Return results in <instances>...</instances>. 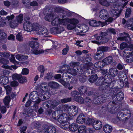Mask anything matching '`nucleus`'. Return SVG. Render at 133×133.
<instances>
[{"label": "nucleus", "instance_id": "1", "mask_svg": "<svg viewBox=\"0 0 133 133\" xmlns=\"http://www.w3.org/2000/svg\"><path fill=\"white\" fill-rule=\"evenodd\" d=\"M88 80L91 83H94L97 85L102 87L103 89L111 88L110 86L112 82V80L106 75L104 77L101 76L98 78L97 75L95 74L91 76Z\"/></svg>", "mask_w": 133, "mask_h": 133}, {"label": "nucleus", "instance_id": "2", "mask_svg": "<svg viewBox=\"0 0 133 133\" xmlns=\"http://www.w3.org/2000/svg\"><path fill=\"white\" fill-rule=\"evenodd\" d=\"M99 0V3L101 5L108 6L110 5L109 3H111V10L110 13L112 17H116V18L120 15L122 10V6L119 5L117 1V0Z\"/></svg>", "mask_w": 133, "mask_h": 133}, {"label": "nucleus", "instance_id": "3", "mask_svg": "<svg viewBox=\"0 0 133 133\" xmlns=\"http://www.w3.org/2000/svg\"><path fill=\"white\" fill-rule=\"evenodd\" d=\"M107 32H101L99 36H98L97 34L91 37L92 39H94L95 40H92L91 42L93 43L98 44L105 43L108 42L109 40L107 37Z\"/></svg>", "mask_w": 133, "mask_h": 133}, {"label": "nucleus", "instance_id": "4", "mask_svg": "<svg viewBox=\"0 0 133 133\" xmlns=\"http://www.w3.org/2000/svg\"><path fill=\"white\" fill-rule=\"evenodd\" d=\"M43 12L46 15L45 17V19L49 22L51 21L57 15V13L54 11L53 8L46 6L44 9Z\"/></svg>", "mask_w": 133, "mask_h": 133}, {"label": "nucleus", "instance_id": "5", "mask_svg": "<svg viewBox=\"0 0 133 133\" xmlns=\"http://www.w3.org/2000/svg\"><path fill=\"white\" fill-rule=\"evenodd\" d=\"M38 94L37 91H34L31 93L30 94V98L32 101L34 102L33 107L35 111L37 112L38 108V105L39 103L41 101V99L38 97Z\"/></svg>", "mask_w": 133, "mask_h": 133}, {"label": "nucleus", "instance_id": "6", "mask_svg": "<svg viewBox=\"0 0 133 133\" xmlns=\"http://www.w3.org/2000/svg\"><path fill=\"white\" fill-rule=\"evenodd\" d=\"M57 10L58 13H61L60 15V16L63 18H60L59 19V23L60 25L66 26L68 23V18L66 17L67 12H64L63 9L60 8H57Z\"/></svg>", "mask_w": 133, "mask_h": 133}, {"label": "nucleus", "instance_id": "7", "mask_svg": "<svg viewBox=\"0 0 133 133\" xmlns=\"http://www.w3.org/2000/svg\"><path fill=\"white\" fill-rule=\"evenodd\" d=\"M72 64L74 65V68H69L68 69L67 73L73 75H76L81 74L82 69L78 66V62H73Z\"/></svg>", "mask_w": 133, "mask_h": 133}, {"label": "nucleus", "instance_id": "8", "mask_svg": "<svg viewBox=\"0 0 133 133\" xmlns=\"http://www.w3.org/2000/svg\"><path fill=\"white\" fill-rule=\"evenodd\" d=\"M37 33L44 37H48L50 36L49 33L47 29L43 26H41L38 24L36 28L35 29Z\"/></svg>", "mask_w": 133, "mask_h": 133}, {"label": "nucleus", "instance_id": "9", "mask_svg": "<svg viewBox=\"0 0 133 133\" xmlns=\"http://www.w3.org/2000/svg\"><path fill=\"white\" fill-rule=\"evenodd\" d=\"M108 94L106 93L105 94L100 95L98 94L96 97L95 98L94 102L95 104H99L101 102H104L108 101L109 99Z\"/></svg>", "mask_w": 133, "mask_h": 133}, {"label": "nucleus", "instance_id": "10", "mask_svg": "<svg viewBox=\"0 0 133 133\" xmlns=\"http://www.w3.org/2000/svg\"><path fill=\"white\" fill-rule=\"evenodd\" d=\"M38 24H32L29 21L24 22L23 25V28L24 30L28 32H30L32 30L35 31Z\"/></svg>", "mask_w": 133, "mask_h": 133}, {"label": "nucleus", "instance_id": "11", "mask_svg": "<svg viewBox=\"0 0 133 133\" xmlns=\"http://www.w3.org/2000/svg\"><path fill=\"white\" fill-rule=\"evenodd\" d=\"M44 130H45L44 132H47V133H56V129L53 126L49 125L48 124H44L42 126Z\"/></svg>", "mask_w": 133, "mask_h": 133}, {"label": "nucleus", "instance_id": "12", "mask_svg": "<svg viewBox=\"0 0 133 133\" xmlns=\"http://www.w3.org/2000/svg\"><path fill=\"white\" fill-rule=\"evenodd\" d=\"M94 64L92 63H90L88 64L87 65V66L85 67H83V69H82V72L81 73H82L83 71L84 73V76L85 77H88L90 76V72H89L88 71L92 68V66H93Z\"/></svg>", "mask_w": 133, "mask_h": 133}, {"label": "nucleus", "instance_id": "13", "mask_svg": "<svg viewBox=\"0 0 133 133\" xmlns=\"http://www.w3.org/2000/svg\"><path fill=\"white\" fill-rule=\"evenodd\" d=\"M88 27L87 25L84 24L82 25H78L75 28L76 31L78 33H85L88 30Z\"/></svg>", "mask_w": 133, "mask_h": 133}, {"label": "nucleus", "instance_id": "14", "mask_svg": "<svg viewBox=\"0 0 133 133\" xmlns=\"http://www.w3.org/2000/svg\"><path fill=\"white\" fill-rule=\"evenodd\" d=\"M105 22H102L99 21L97 22L94 20H91L89 22V24L90 25L95 27L100 25H101L102 26H103V25H105Z\"/></svg>", "mask_w": 133, "mask_h": 133}, {"label": "nucleus", "instance_id": "15", "mask_svg": "<svg viewBox=\"0 0 133 133\" xmlns=\"http://www.w3.org/2000/svg\"><path fill=\"white\" fill-rule=\"evenodd\" d=\"M99 16L101 18L103 19H107L109 16L108 12L105 9H102L100 11Z\"/></svg>", "mask_w": 133, "mask_h": 133}, {"label": "nucleus", "instance_id": "16", "mask_svg": "<svg viewBox=\"0 0 133 133\" xmlns=\"http://www.w3.org/2000/svg\"><path fill=\"white\" fill-rule=\"evenodd\" d=\"M114 104L113 102H109L106 106H103L102 107V110H104L106 111H111L112 110L115 109Z\"/></svg>", "mask_w": 133, "mask_h": 133}, {"label": "nucleus", "instance_id": "17", "mask_svg": "<svg viewBox=\"0 0 133 133\" xmlns=\"http://www.w3.org/2000/svg\"><path fill=\"white\" fill-rule=\"evenodd\" d=\"M97 52L93 55L94 58L95 60H99L101 59L103 57L104 53L101 52L97 50Z\"/></svg>", "mask_w": 133, "mask_h": 133}, {"label": "nucleus", "instance_id": "18", "mask_svg": "<svg viewBox=\"0 0 133 133\" xmlns=\"http://www.w3.org/2000/svg\"><path fill=\"white\" fill-rule=\"evenodd\" d=\"M85 117L83 114H81L78 116L76 122L80 124H82L85 121Z\"/></svg>", "mask_w": 133, "mask_h": 133}, {"label": "nucleus", "instance_id": "19", "mask_svg": "<svg viewBox=\"0 0 133 133\" xmlns=\"http://www.w3.org/2000/svg\"><path fill=\"white\" fill-rule=\"evenodd\" d=\"M124 97L123 92H120L115 95L113 98V100L115 101L122 100Z\"/></svg>", "mask_w": 133, "mask_h": 133}, {"label": "nucleus", "instance_id": "20", "mask_svg": "<svg viewBox=\"0 0 133 133\" xmlns=\"http://www.w3.org/2000/svg\"><path fill=\"white\" fill-rule=\"evenodd\" d=\"M124 34L126 35L125 36L118 37L117 38V40L121 41H125L129 43L131 41V38L130 37L129 34L125 33H124Z\"/></svg>", "mask_w": 133, "mask_h": 133}, {"label": "nucleus", "instance_id": "21", "mask_svg": "<svg viewBox=\"0 0 133 133\" xmlns=\"http://www.w3.org/2000/svg\"><path fill=\"white\" fill-rule=\"evenodd\" d=\"M118 73V71L116 68H111L109 71L108 74L109 75L112 77L116 76Z\"/></svg>", "mask_w": 133, "mask_h": 133}, {"label": "nucleus", "instance_id": "22", "mask_svg": "<svg viewBox=\"0 0 133 133\" xmlns=\"http://www.w3.org/2000/svg\"><path fill=\"white\" fill-rule=\"evenodd\" d=\"M72 108H73L72 110L69 112V114L70 116H75L78 112V107L74 106H72Z\"/></svg>", "mask_w": 133, "mask_h": 133}, {"label": "nucleus", "instance_id": "23", "mask_svg": "<svg viewBox=\"0 0 133 133\" xmlns=\"http://www.w3.org/2000/svg\"><path fill=\"white\" fill-rule=\"evenodd\" d=\"M9 82L7 76H2L0 77V84L3 85H6Z\"/></svg>", "mask_w": 133, "mask_h": 133}, {"label": "nucleus", "instance_id": "24", "mask_svg": "<svg viewBox=\"0 0 133 133\" xmlns=\"http://www.w3.org/2000/svg\"><path fill=\"white\" fill-rule=\"evenodd\" d=\"M10 61L14 63V65H12L11 67L14 69H16L17 68V67L16 66V64H18L19 63L18 62L16 61L14 57V55H11V57L10 58Z\"/></svg>", "mask_w": 133, "mask_h": 133}, {"label": "nucleus", "instance_id": "25", "mask_svg": "<svg viewBox=\"0 0 133 133\" xmlns=\"http://www.w3.org/2000/svg\"><path fill=\"white\" fill-rule=\"evenodd\" d=\"M94 129L96 130H99L101 129L102 126V123L100 121H97L95 122L93 124Z\"/></svg>", "mask_w": 133, "mask_h": 133}, {"label": "nucleus", "instance_id": "26", "mask_svg": "<svg viewBox=\"0 0 133 133\" xmlns=\"http://www.w3.org/2000/svg\"><path fill=\"white\" fill-rule=\"evenodd\" d=\"M70 124V122L64 120L62 121V123L60 124V125L62 128L66 129L68 128H69Z\"/></svg>", "mask_w": 133, "mask_h": 133}, {"label": "nucleus", "instance_id": "27", "mask_svg": "<svg viewBox=\"0 0 133 133\" xmlns=\"http://www.w3.org/2000/svg\"><path fill=\"white\" fill-rule=\"evenodd\" d=\"M124 110H122L120 111L117 115V118L120 121H123L126 120L125 118L124 115Z\"/></svg>", "mask_w": 133, "mask_h": 133}, {"label": "nucleus", "instance_id": "28", "mask_svg": "<svg viewBox=\"0 0 133 133\" xmlns=\"http://www.w3.org/2000/svg\"><path fill=\"white\" fill-rule=\"evenodd\" d=\"M6 38V34L2 31L0 30V41L1 43H5Z\"/></svg>", "mask_w": 133, "mask_h": 133}, {"label": "nucleus", "instance_id": "29", "mask_svg": "<svg viewBox=\"0 0 133 133\" xmlns=\"http://www.w3.org/2000/svg\"><path fill=\"white\" fill-rule=\"evenodd\" d=\"M103 130L106 133H110L112 130V127L109 124H106L103 127Z\"/></svg>", "mask_w": 133, "mask_h": 133}, {"label": "nucleus", "instance_id": "30", "mask_svg": "<svg viewBox=\"0 0 133 133\" xmlns=\"http://www.w3.org/2000/svg\"><path fill=\"white\" fill-rule=\"evenodd\" d=\"M124 117L126 119H128L131 117V111L129 109H125L124 110Z\"/></svg>", "mask_w": 133, "mask_h": 133}, {"label": "nucleus", "instance_id": "31", "mask_svg": "<svg viewBox=\"0 0 133 133\" xmlns=\"http://www.w3.org/2000/svg\"><path fill=\"white\" fill-rule=\"evenodd\" d=\"M105 63V65H108L110 64L113 61V58L111 56H108L105 58L103 60Z\"/></svg>", "mask_w": 133, "mask_h": 133}, {"label": "nucleus", "instance_id": "32", "mask_svg": "<svg viewBox=\"0 0 133 133\" xmlns=\"http://www.w3.org/2000/svg\"><path fill=\"white\" fill-rule=\"evenodd\" d=\"M77 124L75 123H73L70 124L69 127L70 130L74 132L76 131L78 129Z\"/></svg>", "mask_w": 133, "mask_h": 133}, {"label": "nucleus", "instance_id": "33", "mask_svg": "<svg viewBox=\"0 0 133 133\" xmlns=\"http://www.w3.org/2000/svg\"><path fill=\"white\" fill-rule=\"evenodd\" d=\"M126 61L128 63H131L133 62V54L131 52L127 55L126 57Z\"/></svg>", "mask_w": 133, "mask_h": 133}, {"label": "nucleus", "instance_id": "34", "mask_svg": "<svg viewBox=\"0 0 133 133\" xmlns=\"http://www.w3.org/2000/svg\"><path fill=\"white\" fill-rule=\"evenodd\" d=\"M10 101V98L9 96H6L3 99V102L8 108H9V104Z\"/></svg>", "mask_w": 133, "mask_h": 133}, {"label": "nucleus", "instance_id": "35", "mask_svg": "<svg viewBox=\"0 0 133 133\" xmlns=\"http://www.w3.org/2000/svg\"><path fill=\"white\" fill-rule=\"evenodd\" d=\"M60 112H62L61 110H58L54 112L52 114V118L55 120L57 119L58 117L60 114Z\"/></svg>", "mask_w": 133, "mask_h": 133}, {"label": "nucleus", "instance_id": "36", "mask_svg": "<svg viewBox=\"0 0 133 133\" xmlns=\"http://www.w3.org/2000/svg\"><path fill=\"white\" fill-rule=\"evenodd\" d=\"M95 122V120L92 117H87L85 122V124L88 125H90L92 124Z\"/></svg>", "mask_w": 133, "mask_h": 133}, {"label": "nucleus", "instance_id": "37", "mask_svg": "<svg viewBox=\"0 0 133 133\" xmlns=\"http://www.w3.org/2000/svg\"><path fill=\"white\" fill-rule=\"evenodd\" d=\"M78 133H86L87 131V128L84 125L80 126L78 129Z\"/></svg>", "mask_w": 133, "mask_h": 133}, {"label": "nucleus", "instance_id": "38", "mask_svg": "<svg viewBox=\"0 0 133 133\" xmlns=\"http://www.w3.org/2000/svg\"><path fill=\"white\" fill-rule=\"evenodd\" d=\"M51 30H55L54 32L56 31L58 34H59L64 30V28L62 26H59L57 27L52 28Z\"/></svg>", "mask_w": 133, "mask_h": 133}, {"label": "nucleus", "instance_id": "39", "mask_svg": "<svg viewBox=\"0 0 133 133\" xmlns=\"http://www.w3.org/2000/svg\"><path fill=\"white\" fill-rule=\"evenodd\" d=\"M16 58L19 61L25 60L27 58V56L23 55L21 54H18L16 55Z\"/></svg>", "mask_w": 133, "mask_h": 133}, {"label": "nucleus", "instance_id": "40", "mask_svg": "<svg viewBox=\"0 0 133 133\" xmlns=\"http://www.w3.org/2000/svg\"><path fill=\"white\" fill-rule=\"evenodd\" d=\"M109 50V48L106 46H101L98 47L97 50H99L101 52L104 53V52H107Z\"/></svg>", "mask_w": 133, "mask_h": 133}, {"label": "nucleus", "instance_id": "41", "mask_svg": "<svg viewBox=\"0 0 133 133\" xmlns=\"http://www.w3.org/2000/svg\"><path fill=\"white\" fill-rule=\"evenodd\" d=\"M105 65V63L103 61H99L96 62L94 64V66L96 68H102Z\"/></svg>", "mask_w": 133, "mask_h": 133}, {"label": "nucleus", "instance_id": "42", "mask_svg": "<svg viewBox=\"0 0 133 133\" xmlns=\"http://www.w3.org/2000/svg\"><path fill=\"white\" fill-rule=\"evenodd\" d=\"M59 19L60 18L59 17H56L53 20L52 19L51 21V24L53 25H56L57 26H60L59 23Z\"/></svg>", "mask_w": 133, "mask_h": 133}, {"label": "nucleus", "instance_id": "43", "mask_svg": "<svg viewBox=\"0 0 133 133\" xmlns=\"http://www.w3.org/2000/svg\"><path fill=\"white\" fill-rule=\"evenodd\" d=\"M49 85L51 88L54 89H57L59 86L58 83L54 82H50L49 84Z\"/></svg>", "mask_w": 133, "mask_h": 133}, {"label": "nucleus", "instance_id": "44", "mask_svg": "<svg viewBox=\"0 0 133 133\" xmlns=\"http://www.w3.org/2000/svg\"><path fill=\"white\" fill-rule=\"evenodd\" d=\"M68 23H71L75 26L78 23V20L75 18H72L69 19L68 18Z\"/></svg>", "mask_w": 133, "mask_h": 133}, {"label": "nucleus", "instance_id": "45", "mask_svg": "<svg viewBox=\"0 0 133 133\" xmlns=\"http://www.w3.org/2000/svg\"><path fill=\"white\" fill-rule=\"evenodd\" d=\"M72 106H69L68 105H65L62 107L63 110L64 111H68V112L71 111L72 109Z\"/></svg>", "mask_w": 133, "mask_h": 133}, {"label": "nucleus", "instance_id": "46", "mask_svg": "<svg viewBox=\"0 0 133 133\" xmlns=\"http://www.w3.org/2000/svg\"><path fill=\"white\" fill-rule=\"evenodd\" d=\"M78 91L82 94H84L87 91V88L85 86H82L79 87L78 89Z\"/></svg>", "mask_w": 133, "mask_h": 133}, {"label": "nucleus", "instance_id": "47", "mask_svg": "<svg viewBox=\"0 0 133 133\" xmlns=\"http://www.w3.org/2000/svg\"><path fill=\"white\" fill-rule=\"evenodd\" d=\"M51 100L46 101L43 103V106L45 109H47L51 106Z\"/></svg>", "mask_w": 133, "mask_h": 133}, {"label": "nucleus", "instance_id": "48", "mask_svg": "<svg viewBox=\"0 0 133 133\" xmlns=\"http://www.w3.org/2000/svg\"><path fill=\"white\" fill-rule=\"evenodd\" d=\"M23 19V16L22 14H20L18 16L16 17V19L15 20L17 23H21Z\"/></svg>", "mask_w": 133, "mask_h": 133}, {"label": "nucleus", "instance_id": "49", "mask_svg": "<svg viewBox=\"0 0 133 133\" xmlns=\"http://www.w3.org/2000/svg\"><path fill=\"white\" fill-rule=\"evenodd\" d=\"M18 24V23L15 20H12L10 21L9 24L10 26L12 28H15L17 26Z\"/></svg>", "mask_w": 133, "mask_h": 133}, {"label": "nucleus", "instance_id": "50", "mask_svg": "<svg viewBox=\"0 0 133 133\" xmlns=\"http://www.w3.org/2000/svg\"><path fill=\"white\" fill-rule=\"evenodd\" d=\"M29 44L30 46L32 48H34L35 46L34 45H35V47H39V44L37 42H35L33 41H30L29 43Z\"/></svg>", "mask_w": 133, "mask_h": 133}, {"label": "nucleus", "instance_id": "51", "mask_svg": "<svg viewBox=\"0 0 133 133\" xmlns=\"http://www.w3.org/2000/svg\"><path fill=\"white\" fill-rule=\"evenodd\" d=\"M43 52L44 51L43 50L41 49H34V50L33 51H32V52L34 54L36 55L43 53Z\"/></svg>", "mask_w": 133, "mask_h": 133}, {"label": "nucleus", "instance_id": "52", "mask_svg": "<svg viewBox=\"0 0 133 133\" xmlns=\"http://www.w3.org/2000/svg\"><path fill=\"white\" fill-rule=\"evenodd\" d=\"M4 88L6 89V94L7 95L10 94L12 91V88L9 85H7L4 87Z\"/></svg>", "mask_w": 133, "mask_h": 133}, {"label": "nucleus", "instance_id": "53", "mask_svg": "<svg viewBox=\"0 0 133 133\" xmlns=\"http://www.w3.org/2000/svg\"><path fill=\"white\" fill-rule=\"evenodd\" d=\"M133 25V18L129 19L127 22V26L128 27H131Z\"/></svg>", "mask_w": 133, "mask_h": 133}, {"label": "nucleus", "instance_id": "54", "mask_svg": "<svg viewBox=\"0 0 133 133\" xmlns=\"http://www.w3.org/2000/svg\"><path fill=\"white\" fill-rule=\"evenodd\" d=\"M85 102L87 105L90 107L92 103V100L88 97H86L85 99Z\"/></svg>", "mask_w": 133, "mask_h": 133}, {"label": "nucleus", "instance_id": "55", "mask_svg": "<svg viewBox=\"0 0 133 133\" xmlns=\"http://www.w3.org/2000/svg\"><path fill=\"white\" fill-rule=\"evenodd\" d=\"M59 116L60 117V118L62 119L63 120H64L66 119L67 117V115L65 113H63V111L62 110L61 112H60V114Z\"/></svg>", "mask_w": 133, "mask_h": 133}, {"label": "nucleus", "instance_id": "56", "mask_svg": "<svg viewBox=\"0 0 133 133\" xmlns=\"http://www.w3.org/2000/svg\"><path fill=\"white\" fill-rule=\"evenodd\" d=\"M75 100L80 103H83L84 102V99L81 97H75Z\"/></svg>", "mask_w": 133, "mask_h": 133}, {"label": "nucleus", "instance_id": "57", "mask_svg": "<svg viewBox=\"0 0 133 133\" xmlns=\"http://www.w3.org/2000/svg\"><path fill=\"white\" fill-rule=\"evenodd\" d=\"M131 12V10L129 8H127L125 13V17L126 18L129 17L130 15Z\"/></svg>", "mask_w": 133, "mask_h": 133}, {"label": "nucleus", "instance_id": "58", "mask_svg": "<svg viewBox=\"0 0 133 133\" xmlns=\"http://www.w3.org/2000/svg\"><path fill=\"white\" fill-rule=\"evenodd\" d=\"M71 100V98H66L61 99L60 102L62 103H64L70 102Z\"/></svg>", "mask_w": 133, "mask_h": 133}, {"label": "nucleus", "instance_id": "59", "mask_svg": "<svg viewBox=\"0 0 133 133\" xmlns=\"http://www.w3.org/2000/svg\"><path fill=\"white\" fill-rule=\"evenodd\" d=\"M69 50V46L67 45H66V48H64L62 51V54L64 55H65L67 54Z\"/></svg>", "mask_w": 133, "mask_h": 133}, {"label": "nucleus", "instance_id": "60", "mask_svg": "<svg viewBox=\"0 0 133 133\" xmlns=\"http://www.w3.org/2000/svg\"><path fill=\"white\" fill-rule=\"evenodd\" d=\"M44 96L43 97V98L45 99L49 98L51 95L50 93L48 91L44 92Z\"/></svg>", "mask_w": 133, "mask_h": 133}, {"label": "nucleus", "instance_id": "61", "mask_svg": "<svg viewBox=\"0 0 133 133\" xmlns=\"http://www.w3.org/2000/svg\"><path fill=\"white\" fill-rule=\"evenodd\" d=\"M11 5L14 7H16L18 6V1L17 0H12Z\"/></svg>", "mask_w": 133, "mask_h": 133}, {"label": "nucleus", "instance_id": "62", "mask_svg": "<svg viewBox=\"0 0 133 133\" xmlns=\"http://www.w3.org/2000/svg\"><path fill=\"white\" fill-rule=\"evenodd\" d=\"M18 81L20 83H23L27 81V79L24 76L22 77L21 76V77H20Z\"/></svg>", "mask_w": 133, "mask_h": 133}, {"label": "nucleus", "instance_id": "63", "mask_svg": "<svg viewBox=\"0 0 133 133\" xmlns=\"http://www.w3.org/2000/svg\"><path fill=\"white\" fill-rule=\"evenodd\" d=\"M51 106H56L58 105L59 103H60V101L59 100H54L51 101Z\"/></svg>", "mask_w": 133, "mask_h": 133}, {"label": "nucleus", "instance_id": "64", "mask_svg": "<svg viewBox=\"0 0 133 133\" xmlns=\"http://www.w3.org/2000/svg\"><path fill=\"white\" fill-rule=\"evenodd\" d=\"M0 62L4 64H8L9 63V61L7 59L3 57L0 60Z\"/></svg>", "mask_w": 133, "mask_h": 133}]
</instances>
